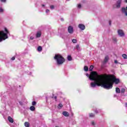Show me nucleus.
Here are the masks:
<instances>
[{
    "instance_id": "nucleus-39",
    "label": "nucleus",
    "mask_w": 127,
    "mask_h": 127,
    "mask_svg": "<svg viewBox=\"0 0 127 127\" xmlns=\"http://www.w3.org/2000/svg\"><path fill=\"white\" fill-rule=\"evenodd\" d=\"M109 25H112V21H109Z\"/></svg>"
},
{
    "instance_id": "nucleus-14",
    "label": "nucleus",
    "mask_w": 127,
    "mask_h": 127,
    "mask_svg": "<svg viewBox=\"0 0 127 127\" xmlns=\"http://www.w3.org/2000/svg\"><path fill=\"white\" fill-rule=\"evenodd\" d=\"M28 38H29V40H33L34 39V37L31 36V34L28 36Z\"/></svg>"
},
{
    "instance_id": "nucleus-35",
    "label": "nucleus",
    "mask_w": 127,
    "mask_h": 127,
    "mask_svg": "<svg viewBox=\"0 0 127 127\" xmlns=\"http://www.w3.org/2000/svg\"><path fill=\"white\" fill-rule=\"evenodd\" d=\"M49 11H50V10H49V9H47L46 10V13H48V12H49Z\"/></svg>"
},
{
    "instance_id": "nucleus-10",
    "label": "nucleus",
    "mask_w": 127,
    "mask_h": 127,
    "mask_svg": "<svg viewBox=\"0 0 127 127\" xmlns=\"http://www.w3.org/2000/svg\"><path fill=\"white\" fill-rule=\"evenodd\" d=\"M7 119L9 123H10L11 124H13V119H12L11 117L8 116Z\"/></svg>"
},
{
    "instance_id": "nucleus-27",
    "label": "nucleus",
    "mask_w": 127,
    "mask_h": 127,
    "mask_svg": "<svg viewBox=\"0 0 127 127\" xmlns=\"http://www.w3.org/2000/svg\"><path fill=\"white\" fill-rule=\"evenodd\" d=\"M122 57H123V58L124 59H127V55H126V54H123L122 55Z\"/></svg>"
},
{
    "instance_id": "nucleus-17",
    "label": "nucleus",
    "mask_w": 127,
    "mask_h": 127,
    "mask_svg": "<svg viewBox=\"0 0 127 127\" xmlns=\"http://www.w3.org/2000/svg\"><path fill=\"white\" fill-rule=\"evenodd\" d=\"M24 126L25 127H29L30 124L28 122H25Z\"/></svg>"
},
{
    "instance_id": "nucleus-6",
    "label": "nucleus",
    "mask_w": 127,
    "mask_h": 127,
    "mask_svg": "<svg viewBox=\"0 0 127 127\" xmlns=\"http://www.w3.org/2000/svg\"><path fill=\"white\" fill-rule=\"evenodd\" d=\"M78 27L80 30H85V29H86V26L83 24H79Z\"/></svg>"
},
{
    "instance_id": "nucleus-23",
    "label": "nucleus",
    "mask_w": 127,
    "mask_h": 127,
    "mask_svg": "<svg viewBox=\"0 0 127 127\" xmlns=\"http://www.w3.org/2000/svg\"><path fill=\"white\" fill-rule=\"evenodd\" d=\"M67 60L68 61H72V57H71V56H67Z\"/></svg>"
},
{
    "instance_id": "nucleus-37",
    "label": "nucleus",
    "mask_w": 127,
    "mask_h": 127,
    "mask_svg": "<svg viewBox=\"0 0 127 127\" xmlns=\"http://www.w3.org/2000/svg\"><path fill=\"white\" fill-rule=\"evenodd\" d=\"M114 63H115V64H118V61L115 60Z\"/></svg>"
},
{
    "instance_id": "nucleus-40",
    "label": "nucleus",
    "mask_w": 127,
    "mask_h": 127,
    "mask_svg": "<svg viewBox=\"0 0 127 127\" xmlns=\"http://www.w3.org/2000/svg\"><path fill=\"white\" fill-rule=\"evenodd\" d=\"M61 37H62L64 39V38H65V37H64V36L63 35H61Z\"/></svg>"
},
{
    "instance_id": "nucleus-42",
    "label": "nucleus",
    "mask_w": 127,
    "mask_h": 127,
    "mask_svg": "<svg viewBox=\"0 0 127 127\" xmlns=\"http://www.w3.org/2000/svg\"><path fill=\"white\" fill-rule=\"evenodd\" d=\"M42 5L43 7H44V6H45V5H44V4H42Z\"/></svg>"
},
{
    "instance_id": "nucleus-29",
    "label": "nucleus",
    "mask_w": 127,
    "mask_h": 127,
    "mask_svg": "<svg viewBox=\"0 0 127 127\" xmlns=\"http://www.w3.org/2000/svg\"><path fill=\"white\" fill-rule=\"evenodd\" d=\"M0 2H3V3H5L6 2V0H0Z\"/></svg>"
},
{
    "instance_id": "nucleus-13",
    "label": "nucleus",
    "mask_w": 127,
    "mask_h": 127,
    "mask_svg": "<svg viewBox=\"0 0 127 127\" xmlns=\"http://www.w3.org/2000/svg\"><path fill=\"white\" fill-rule=\"evenodd\" d=\"M109 61V56H106L105 58L104 61V63H107Z\"/></svg>"
},
{
    "instance_id": "nucleus-36",
    "label": "nucleus",
    "mask_w": 127,
    "mask_h": 127,
    "mask_svg": "<svg viewBox=\"0 0 127 127\" xmlns=\"http://www.w3.org/2000/svg\"><path fill=\"white\" fill-rule=\"evenodd\" d=\"M11 59V60H12V61L15 60V57H13Z\"/></svg>"
},
{
    "instance_id": "nucleus-12",
    "label": "nucleus",
    "mask_w": 127,
    "mask_h": 127,
    "mask_svg": "<svg viewBox=\"0 0 127 127\" xmlns=\"http://www.w3.org/2000/svg\"><path fill=\"white\" fill-rule=\"evenodd\" d=\"M63 115L64 116V117H69V113L66 111H64L63 112Z\"/></svg>"
},
{
    "instance_id": "nucleus-30",
    "label": "nucleus",
    "mask_w": 127,
    "mask_h": 127,
    "mask_svg": "<svg viewBox=\"0 0 127 127\" xmlns=\"http://www.w3.org/2000/svg\"><path fill=\"white\" fill-rule=\"evenodd\" d=\"M82 5H81V4H77V8H81Z\"/></svg>"
},
{
    "instance_id": "nucleus-38",
    "label": "nucleus",
    "mask_w": 127,
    "mask_h": 127,
    "mask_svg": "<svg viewBox=\"0 0 127 127\" xmlns=\"http://www.w3.org/2000/svg\"><path fill=\"white\" fill-rule=\"evenodd\" d=\"M95 113H96V114H98V113H100V112L98 111V110H95Z\"/></svg>"
},
{
    "instance_id": "nucleus-19",
    "label": "nucleus",
    "mask_w": 127,
    "mask_h": 127,
    "mask_svg": "<svg viewBox=\"0 0 127 127\" xmlns=\"http://www.w3.org/2000/svg\"><path fill=\"white\" fill-rule=\"evenodd\" d=\"M4 11V9L2 8V7L0 6V13H2Z\"/></svg>"
},
{
    "instance_id": "nucleus-20",
    "label": "nucleus",
    "mask_w": 127,
    "mask_h": 127,
    "mask_svg": "<svg viewBox=\"0 0 127 127\" xmlns=\"http://www.w3.org/2000/svg\"><path fill=\"white\" fill-rule=\"evenodd\" d=\"M116 93H118L119 94L120 93H121V90L120 89V88L117 87L116 88Z\"/></svg>"
},
{
    "instance_id": "nucleus-4",
    "label": "nucleus",
    "mask_w": 127,
    "mask_h": 127,
    "mask_svg": "<svg viewBox=\"0 0 127 127\" xmlns=\"http://www.w3.org/2000/svg\"><path fill=\"white\" fill-rule=\"evenodd\" d=\"M54 58L57 65H62L65 62V59L60 54H56Z\"/></svg>"
},
{
    "instance_id": "nucleus-9",
    "label": "nucleus",
    "mask_w": 127,
    "mask_h": 127,
    "mask_svg": "<svg viewBox=\"0 0 127 127\" xmlns=\"http://www.w3.org/2000/svg\"><path fill=\"white\" fill-rule=\"evenodd\" d=\"M122 11L123 13H125L126 16H127V6L126 7H123L122 8Z\"/></svg>"
},
{
    "instance_id": "nucleus-24",
    "label": "nucleus",
    "mask_w": 127,
    "mask_h": 127,
    "mask_svg": "<svg viewBox=\"0 0 127 127\" xmlns=\"http://www.w3.org/2000/svg\"><path fill=\"white\" fill-rule=\"evenodd\" d=\"M113 41L114 43H117V42H118V40L116 38H113Z\"/></svg>"
},
{
    "instance_id": "nucleus-25",
    "label": "nucleus",
    "mask_w": 127,
    "mask_h": 127,
    "mask_svg": "<svg viewBox=\"0 0 127 127\" xmlns=\"http://www.w3.org/2000/svg\"><path fill=\"white\" fill-rule=\"evenodd\" d=\"M93 69H94V65H91L89 67V71H92Z\"/></svg>"
},
{
    "instance_id": "nucleus-21",
    "label": "nucleus",
    "mask_w": 127,
    "mask_h": 127,
    "mask_svg": "<svg viewBox=\"0 0 127 127\" xmlns=\"http://www.w3.org/2000/svg\"><path fill=\"white\" fill-rule=\"evenodd\" d=\"M84 71L87 72V71H89V67H88V66H85L84 67Z\"/></svg>"
},
{
    "instance_id": "nucleus-15",
    "label": "nucleus",
    "mask_w": 127,
    "mask_h": 127,
    "mask_svg": "<svg viewBox=\"0 0 127 127\" xmlns=\"http://www.w3.org/2000/svg\"><path fill=\"white\" fill-rule=\"evenodd\" d=\"M30 111H32V112H34L35 111V107L32 106L30 107Z\"/></svg>"
},
{
    "instance_id": "nucleus-5",
    "label": "nucleus",
    "mask_w": 127,
    "mask_h": 127,
    "mask_svg": "<svg viewBox=\"0 0 127 127\" xmlns=\"http://www.w3.org/2000/svg\"><path fill=\"white\" fill-rule=\"evenodd\" d=\"M67 31L69 34L74 33V28L72 26H69L67 28Z\"/></svg>"
},
{
    "instance_id": "nucleus-11",
    "label": "nucleus",
    "mask_w": 127,
    "mask_h": 127,
    "mask_svg": "<svg viewBox=\"0 0 127 127\" xmlns=\"http://www.w3.org/2000/svg\"><path fill=\"white\" fill-rule=\"evenodd\" d=\"M41 37V32H37L36 34V37L37 38H39V37Z\"/></svg>"
},
{
    "instance_id": "nucleus-41",
    "label": "nucleus",
    "mask_w": 127,
    "mask_h": 127,
    "mask_svg": "<svg viewBox=\"0 0 127 127\" xmlns=\"http://www.w3.org/2000/svg\"><path fill=\"white\" fill-rule=\"evenodd\" d=\"M53 98H54V99H55L56 100L57 99V96H54Z\"/></svg>"
},
{
    "instance_id": "nucleus-32",
    "label": "nucleus",
    "mask_w": 127,
    "mask_h": 127,
    "mask_svg": "<svg viewBox=\"0 0 127 127\" xmlns=\"http://www.w3.org/2000/svg\"><path fill=\"white\" fill-rule=\"evenodd\" d=\"M32 106H35V105H36V102L35 101H33L32 103Z\"/></svg>"
},
{
    "instance_id": "nucleus-46",
    "label": "nucleus",
    "mask_w": 127,
    "mask_h": 127,
    "mask_svg": "<svg viewBox=\"0 0 127 127\" xmlns=\"http://www.w3.org/2000/svg\"><path fill=\"white\" fill-rule=\"evenodd\" d=\"M126 2H127V0H125Z\"/></svg>"
},
{
    "instance_id": "nucleus-28",
    "label": "nucleus",
    "mask_w": 127,
    "mask_h": 127,
    "mask_svg": "<svg viewBox=\"0 0 127 127\" xmlns=\"http://www.w3.org/2000/svg\"><path fill=\"white\" fill-rule=\"evenodd\" d=\"M125 92H126V89H125V88H122L121 89L122 94H124V93H125Z\"/></svg>"
},
{
    "instance_id": "nucleus-18",
    "label": "nucleus",
    "mask_w": 127,
    "mask_h": 127,
    "mask_svg": "<svg viewBox=\"0 0 127 127\" xmlns=\"http://www.w3.org/2000/svg\"><path fill=\"white\" fill-rule=\"evenodd\" d=\"M89 118H94L95 117V114H94V113H89Z\"/></svg>"
},
{
    "instance_id": "nucleus-8",
    "label": "nucleus",
    "mask_w": 127,
    "mask_h": 127,
    "mask_svg": "<svg viewBox=\"0 0 127 127\" xmlns=\"http://www.w3.org/2000/svg\"><path fill=\"white\" fill-rule=\"evenodd\" d=\"M121 3H122V0H119L116 4V8L121 7Z\"/></svg>"
},
{
    "instance_id": "nucleus-45",
    "label": "nucleus",
    "mask_w": 127,
    "mask_h": 127,
    "mask_svg": "<svg viewBox=\"0 0 127 127\" xmlns=\"http://www.w3.org/2000/svg\"><path fill=\"white\" fill-rule=\"evenodd\" d=\"M67 0V1H69V0Z\"/></svg>"
},
{
    "instance_id": "nucleus-43",
    "label": "nucleus",
    "mask_w": 127,
    "mask_h": 127,
    "mask_svg": "<svg viewBox=\"0 0 127 127\" xmlns=\"http://www.w3.org/2000/svg\"><path fill=\"white\" fill-rule=\"evenodd\" d=\"M61 20H62V21H63L64 20V19L62 18V19H61Z\"/></svg>"
},
{
    "instance_id": "nucleus-31",
    "label": "nucleus",
    "mask_w": 127,
    "mask_h": 127,
    "mask_svg": "<svg viewBox=\"0 0 127 127\" xmlns=\"http://www.w3.org/2000/svg\"><path fill=\"white\" fill-rule=\"evenodd\" d=\"M76 49H77V50H80V47H79V45H76Z\"/></svg>"
},
{
    "instance_id": "nucleus-16",
    "label": "nucleus",
    "mask_w": 127,
    "mask_h": 127,
    "mask_svg": "<svg viewBox=\"0 0 127 127\" xmlns=\"http://www.w3.org/2000/svg\"><path fill=\"white\" fill-rule=\"evenodd\" d=\"M37 51L39 52H41V51H42V47L41 46H39L37 48Z\"/></svg>"
},
{
    "instance_id": "nucleus-34",
    "label": "nucleus",
    "mask_w": 127,
    "mask_h": 127,
    "mask_svg": "<svg viewBox=\"0 0 127 127\" xmlns=\"http://www.w3.org/2000/svg\"><path fill=\"white\" fill-rule=\"evenodd\" d=\"M91 125H92V126H95V122L92 121L91 122Z\"/></svg>"
},
{
    "instance_id": "nucleus-7",
    "label": "nucleus",
    "mask_w": 127,
    "mask_h": 127,
    "mask_svg": "<svg viewBox=\"0 0 127 127\" xmlns=\"http://www.w3.org/2000/svg\"><path fill=\"white\" fill-rule=\"evenodd\" d=\"M118 35L119 36H121V37H123L125 36V33L124 32V31L122 30H119L118 31Z\"/></svg>"
},
{
    "instance_id": "nucleus-3",
    "label": "nucleus",
    "mask_w": 127,
    "mask_h": 127,
    "mask_svg": "<svg viewBox=\"0 0 127 127\" xmlns=\"http://www.w3.org/2000/svg\"><path fill=\"white\" fill-rule=\"evenodd\" d=\"M4 31H0V42H2L4 40H5V39H7L8 38V34H9V32L8 31V30L6 28H4Z\"/></svg>"
},
{
    "instance_id": "nucleus-22",
    "label": "nucleus",
    "mask_w": 127,
    "mask_h": 127,
    "mask_svg": "<svg viewBox=\"0 0 127 127\" xmlns=\"http://www.w3.org/2000/svg\"><path fill=\"white\" fill-rule=\"evenodd\" d=\"M62 107H63V105H62V104L61 103L59 104V105L58 106V108L59 109H62Z\"/></svg>"
},
{
    "instance_id": "nucleus-44",
    "label": "nucleus",
    "mask_w": 127,
    "mask_h": 127,
    "mask_svg": "<svg viewBox=\"0 0 127 127\" xmlns=\"http://www.w3.org/2000/svg\"><path fill=\"white\" fill-rule=\"evenodd\" d=\"M125 106H126V107H127V103H126Z\"/></svg>"
},
{
    "instance_id": "nucleus-26",
    "label": "nucleus",
    "mask_w": 127,
    "mask_h": 127,
    "mask_svg": "<svg viewBox=\"0 0 127 127\" xmlns=\"http://www.w3.org/2000/svg\"><path fill=\"white\" fill-rule=\"evenodd\" d=\"M72 42H73V43H77V39H72Z\"/></svg>"
},
{
    "instance_id": "nucleus-2",
    "label": "nucleus",
    "mask_w": 127,
    "mask_h": 127,
    "mask_svg": "<svg viewBox=\"0 0 127 127\" xmlns=\"http://www.w3.org/2000/svg\"><path fill=\"white\" fill-rule=\"evenodd\" d=\"M114 83L115 84H119L120 83V79L116 78L115 77H112V80L110 78H105L103 76V81L101 82V87L107 90H110L113 88Z\"/></svg>"
},
{
    "instance_id": "nucleus-33",
    "label": "nucleus",
    "mask_w": 127,
    "mask_h": 127,
    "mask_svg": "<svg viewBox=\"0 0 127 127\" xmlns=\"http://www.w3.org/2000/svg\"><path fill=\"white\" fill-rule=\"evenodd\" d=\"M50 8L51 9H54V5H51Z\"/></svg>"
},
{
    "instance_id": "nucleus-1",
    "label": "nucleus",
    "mask_w": 127,
    "mask_h": 127,
    "mask_svg": "<svg viewBox=\"0 0 127 127\" xmlns=\"http://www.w3.org/2000/svg\"><path fill=\"white\" fill-rule=\"evenodd\" d=\"M86 76L88 77L91 81H94L90 83L91 88H96V87H100L102 85L103 82V75H98L96 71L91 72L90 75L86 73Z\"/></svg>"
}]
</instances>
